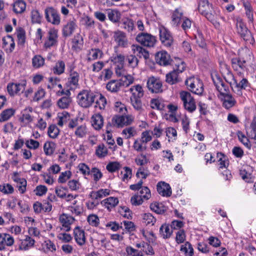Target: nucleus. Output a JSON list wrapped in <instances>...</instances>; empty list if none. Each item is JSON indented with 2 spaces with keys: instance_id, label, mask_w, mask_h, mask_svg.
I'll return each instance as SVG.
<instances>
[{
  "instance_id": "53",
  "label": "nucleus",
  "mask_w": 256,
  "mask_h": 256,
  "mask_svg": "<svg viewBox=\"0 0 256 256\" xmlns=\"http://www.w3.org/2000/svg\"><path fill=\"white\" fill-rule=\"evenodd\" d=\"M58 124L60 126H62L64 124L66 123L69 120L70 115L68 112H64L60 114L58 116Z\"/></svg>"
},
{
  "instance_id": "62",
  "label": "nucleus",
  "mask_w": 256,
  "mask_h": 256,
  "mask_svg": "<svg viewBox=\"0 0 256 256\" xmlns=\"http://www.w3.org/2000/svg\"><path fill=\"white\" fill-rule=\"evenodd\" d=\"M94 177V180L95 182L98 181L102 176V174L100 170L96 168H92L90 170V173Z\"/></svg>"
},
{
  "instance_id": "17",
  "label": "nucleus",
  "mask_w": 256,
  "mask_h": 256,
  "mask_svg": "<svg viewBox=\"0 0 256 256\" xmlns=\"http://www.w3.org/2000/svg\"><path fill=\"white\" fill-rule=\"evenodd\" d=\"M76 26V20L75 19L68 20L63 26L62 30L63 36L64 37H68L71 36L74 33Z\"/></svg>"
},
{
  "instance_id": "64",
  "label": "nucleus",
  "mask_w": 256,
  "mask_h": 256,
  "mask_svg": "<svg viewBox=\"0 0 256 256\" xmlns=\"http://www.w3.org/2000/svg\"><path fill=\"white\" fill-rule=\"evenodd\" d=\"M106 104V100L104 96L100 94L98 100H96L95 105L96 108H98L100 110H104Z\"/></svg>"
},
{
  "instance_id": "45",
  "label": "nucleus",
  "mask_w": 256,
  "mask_h": 256,
  "mask_svg": "<svg viewBox=\"0 0 256 256\" xmlns=\"http://www.w3.org/2000/svg\"><path fill=\"white\" fill-rule=\"evenodd\" d=\"M65 64L63 61H58L53 68V72L54 74H61L64 70Z\"/></svg>"
},
{
  "instance_id": "56",
  "label": "nucleus",
  "mask_w": 256,
  "mask_h": 256,
  "mask_svg": "<svg viewBox=\"0 0 256 256\" xmlns=\"http://www.w3.org/2000/svg\"><path fill=\"white\" fill-rule=\"evenodd\" d=\"M17 38L18 39V44L23 46L25 43L26 36L25 32L22 28H20L17 32Z\"/></svg>"
},
{
  "instance_id": "37",
  "label": "nucleus",
  "mask_w": 256,
  "mask_h": 256,
  "mask_svg": "<svg viewBox=\"0 0 256 256\" xmlns=\"http://www.w3.org/2000/svg\"><path fill=\"white\" fill-rule=\"evenodd\" d=\"M79 80V74L76 71L72 70L70 71V77L68 78V82L70 86H78Z\"/></svg>"
},
{
  "instance_id": "46",
  "label": "nucleus",
  "mask_w": 256,
  "mask_h": 256,
  "mask_svg": "<svg viewBox=\"0 0 256 256\" xmlns=\"http://www.w3.org/2000/svg\"><path fill=\"white\" fill-rule=\"evenodd\" d=\"M54 143L50 142H45L44 146V150L46 156H51L54 152Z\"/></svg>"
},
{
  "instance_id": "2",
  "label": "nucleus",
  "mask_w": 256,
  "mask_h": 256,
  "mask_svg": "<svg viewBox=\"0 0 256 256\" xmlns=\"http://www.w3.org/2000/svg\"><path fill=\"white\" fill-rule=\"evenodd\" d=\"M236 28L238 34L246 44L252 45L254 44V39L252 32L241 20H237Z\"/></svg>"
},
{
  "instance_id": "14",
  "label": "nucleus",
  "mask_w": 256,
  "mask_h": 256,
  "mask_svg": "<svg viewBox=\"0 0 256 256\" xmlns=\"http://www.w3.org/2000/svg\"><path fill=\"white\" fill-rule=\"evenodd\" d=\"M59 220L62 224L60 230L64 232H68L70 230V225L74 222V219L70 216L63 214L60 216Z\"/></svg>"
},
{
  "instance_id": "54",
  "label": "nucleus",
  "mask_w": 256,
  "mask_h": 256,
  "mask_svg": "<svg viewBox=\"0 0 256 256\" xmlns=\"http://www.w3.org/2000/svg\"><path fill=\"white\" fill-rule=\"evenodd\" d=\"M20 120L21 122H24L26 124H29L33 120L32 116L28 113V109H24L22 116Z\"/></svg>"
},
{
  "instance_id": "5",
  "label": "nucleus",
  "mask_w": 256,
  "mask_h": 256,
  "mask_svg": "<svg viewBox=\"0 0 256 256\" xmlns=\"http://www.w3.org/2000/svg\"><path fill=\"white\" fill-rule=\"evenodd\" d=\"M180 97L183 102L184 108L188 112H192L196 109L194 98L188 92L182 91L180 93Z\"/></svg>"
},
{
  "instance_id": "39",
  "label": "nucleus",
  "mask_w": 256,
  "mask_h": 256,
  "mask_svg": "<svg viewBox=\"0 0 256 256\" xmlns=\"http://www.w3.org/2000/svg\"><path fill=\"white\" fill-rule=\"evenodd\" d=\"M150 106L152 109L162 110L165 108L164 102L161 100L152 99L150 102Z\"/></svg>"
},
{
  "instance_id": "48",
  "label": "nucleus",
  "mask_w": 256,
  "mask_h": 256,
  "mask_svg": "<svg viewBox=\"0 0 256 256\" xmlns=\"http://www.w3.org/2000/svg\"><path fill=\"white\" fill-rule=\"evenodd\" d=\"M59 132L60 130L55 124H52L48 127V133L50 138H57Z\"/></svg>"
},
{
  "instance_id": "49",
  "label": "nucleus",
  "mask_w": 256,
  "mask_h": 256,
  "mask_svg": "<svg viewBox=\"0 0 256 256\" xmlns=\"http://www.w3.org/2000/svg\"><path fill=\"white\" fill-rule=\"evenodd\" d=\"M82 22L86 28L88 29L94 28L95 27L94 20L90 16H86L82 18Z\"/></svg>"
},
{
  "instance_id": "29",
  "label": "nucleus",
  "mask_w": 256,
  "mask_h": 256,
  "mask_svg": "<svg viewBox=\"0 0 256 256\" xmlns=\"http://www.w3.org/2000/svg\"><path fill=\"white\" fill-rule=\"evenodd\" d=\"M83 46V38L78 34H76L72 40V48L74 50H80Z\"/></svg>"
},
{
  "instance_id": "27",
  "label": "nucleus",
  "mask_w": 256,
  "mask_h": 256,
  "mask_svg": "<svg viewBox=\"0 0 256 256\" xmlns=\"http://www.w3.org/2000/svg\"><path fill=\"white\" fill-rule=\"evenodd\" d=\"M118 203V200L116 197H109L103 200L101 204L108 210L114 208Z\"/></svg>"
},
{
  "instance_id": "12",
  "label": "nucleus",
  "mask_w": 256,
  "mask_h": 256,
  "mask_svg": "<svg viewBox=\"0 0 256 256\" xmlns=\"http://www.w3.org/2000/svg\"><path fill=\"white\" fill-rule=\"evenodd\" d=\"M160 38L162 43L166 47H170L174 43L172 35L164 28H160Z\"/></svg>"
},
{
  "instance_id": "55",
  "label": "nucleus",
  "mask_w": 256,
  "mask_h": 256,
  "mask_svg": "<svg viewBox=\"0 0 256 256\" xmlns=\"http://www.w3.org/2000/svg\"><path fill=\"white\" fill-rule=\"evenodd\" d=\"M180 250L190 256H192L194 254L193 248L188 242H186L184 245L182 246Z\"/></svg>"
},
{
  "instance_id": "13",
  "label": "nucleus",
  "mask_w": 256,
  "mask_h": 256,
  "mask_svg": "<svg viewBox=\"0 0 256 256\" xmlns=\"http://www.w3.org/2000/svg\"><path fill=\"white\" fill-rule=\"evenodd\" d=\"M26 81L22 80L20 83H10L8 84L6 89L8 93L11 96H14L22 92L25 89Z\"/></svg>"
},
{
  "instance_id": "10",
  "label": "nucleus",
  "mask_w": 256,
  "mask_h": 256,
  "mask_svg": "<svg viewBox=\"0 0 256 256\" xmlns=\"http://www.w3.org/2000/svg\"><path fill=\"white\" fill-rule=\"evenodd\" d=\"M147 87L152 93H158L162 91V82L160 79L154 76L150 77L148 80Z\"/></svg>"
},
{
  "instance_id": "31",
  "label": "nucleus",
  "mask_w": 256,
  "mask_h": 256,
  "mask_svg": "<svg viewBox=\"0 0 256 256\" xmlns=\"http://www.w3.org/2000/svg\"><path fill=\"white\" fill-rule=\"evenodd\" d=\"M183 12L179 8H176L172 13V22L174 25L176 26H178L180 20H182Z\"/></svg>"
},
{
  "instance_id": "41",
  "label": "nucleus",
  "mask_w": 256,
  "mask_h": 256,
  "mask_svg": "<svg viewBox=\"0 0 256 256\" xmlns=\"http://www.w3.org/2000/svg\"><path fill=\"white\" fill-rule=\"evenodd\" d=\"M244 6L248 22L252 23L254 22L253 11L250 4L248 2H244Z\"/></svg>"
},
{
  "instance_id": "25",
  "label": "nucleus",
  "mask_w": 256,
  "mask_h": 256,
  "mask_svg": "<svg viewBox=\"0 0 256 256\" xmlns=\"http://www.w3.org/2000/svg\"><path fill=\"white\" fill-rule=\"evenodd\" d=\"M106 14L109 20L114 23L118 22L121 18L120 12L116 10L108 9Z\"/></svg>"
},
{
  "instance_id": "59",
  "label": "nucleus",
  "mask_w": 256,
  "mask_h": 256,
  "mask_svg": "<svg viewBox=\"0 0 256 256\" xmlns=\"http://www.w3.org/2000/svg\"><path fill=\"white\" fill-rule=\"evenodd\" d=\"M123 28L128 32H132L134 28V22L132 20L127 18L122 22Z\"/></svg>"
},
{
  "instance_id": "3",
  "label": "nucleus",
  "mask_w": 256,
  "mask_h": 256,
  "mask_svg": "<svg viewBox=\"0 0 256 256\" xmlns=\"http://www.w3.org/2000/svg\"><path fill=\"white\" fill-rule=\"evenodd\" d=\"M95 94L88 90H82L78 94V104L83 108H88L94 102L95 100Z\"/></svg>"
},
{
  "instance_id": "8",
  "label": "nucleus",
  "mask_w": 256,
  "mask_h": 256,
  "mask_svg": "<svg viewBox=\"0 0 256 256\" xmlns=\"http://www.w3.org/2000/svg\"><path fill=\"white\" fill-rule=\"evenodd\" d=\"M134 120L132 116H114L112 120L111 124L117 128H122L130 125Z\"/></svg>"
},
{
  "instance_id": "34",
  "label": "nucleus",
  "mask_w": 256,
  "mask_h": 256,
  "mask_svg": "<svg viewBox=\"0 0 256 256\" xmlns=\"http://www.w3.org/2000/svg\"><path fill=\"white\" fill-rule=\"evenodd\" d=\"M136 96V95L134 94H132V96H130L131 103L136 110L141 112L143 110V108L140 100L141 98L138 97L137 96Z\"/></svg>"
},
{
  "instance_id": "15",
  "label": "nucleus",
  "mask_w": 256,
  "mask_h": 256,
  "mask_svg": "<svg viewBox=\"0 0 256 256\" xmlns=\"http://www.w3.org/2000/svg\"><path fill=\"white\" fill-rule=\"evenodd\" d=\"M212 80L216 90L222 96L229 92L228 86L226 84L220 76H216L214 78H212Z\"/></svg>"
},
{
  "instance_id": "6",
  "label": "nucleus",
  "mask_w": 256,
  "mask_h": 256,
  "mask_svg": "<svg viewBox=\"0 0 256 256\" xmlns=\"http://www.w3.org/2000/svg\"><path fill=\"white\" fill-rule=\"evenodd\" d=\"M136 41L144 46L153 47L154 46L156 40L155 36L146 32H141L136 37Z\"/></svg>"
},
{
  "instance_id": "35",
  "label": "nucleus",
  "mask_w": 256,
  "mask_h": 256,
  "mask_svg": "<svg viewBox=\"0 0 256 256\" xmlns=\"http://www.w3.org/2000/svg\"><path fill=\"white\" fill-rule=\"evenodd\" d=\"M150 208L158 214H162L166 211V208L162 204L157 202L151 204Z\"/></svg>"
},
{
  "instance_id": "30",
  "label": "nucleus",
  "mask_w": 256,
  "mask_h": 256,
  "mask_svg": "<svg viewBox=\"0 0 256 256\" xmlns=\"http://www.w3.org/2000/svg\"><path fill=\"white\" fill-rule=\"evenodd\" d=\"M122 86V84H121L120 80H112L106 86L107 90L112 92H118Z\"/></svg>"
},
{
  "instance_id": "1",
  "label": "nucleus",
  "mask_w": 256,
  "mask_h": 256,
  "mask_svg": "<svg viewBox=\"0 0 256 256\" xmlns=\"http://www.w3.org/2000/svg\"><path fill=\"white\" fill-rule=\"evenodd\" d=\"M231 64L233 70L240 76L245 72L252 73L254 70V56L246 47L239 50L238 56L231 59Z\"/></svg>"
},
{
  "instance_id": "58",
  "label": "nucleus",
  "mask_w": 256,
  "mask_h": 256,
  "mask_svg": "<svg viewBox=\"0 0 256 256\" xmlns=\"http://www.w3.org/2000/svg\"><path fill=\"white\" fill-rule=\"evenodd\" d=\"M72 176V172L70 170H66L64 172H62L60 174L58 178V182L60 184H63L66 182L69 178H70Z\"/></svg>"
},
{
  "instance_id": "38",
  "label": "nucleus",
  "mask_w": 256,
  "mask_h": 256,
  "mask_svg": "<svg viewBox=\"0 0 256 256\" xmlns=\"http://www.w3.org/2000/svg\"><path fill=\"white\" fill-rule=\"evenodd\" d=\"M71 99L69 96H64L60 98L57 102L58 106L62 109L67 108L70 103Z\"/></svg>"
},
{
  "instance_id": "44",
  "label": "nucleus",
  "mask_w": 256,
  "mask_h": 256,
  "mask_svg": "<svg viewBox=\"0 0 256 256\" xmlns=\"http://www.w3.org/2000/svg\"><path fill=\"white\" fill-rule=\"evenodd\" d=\"M44 59L40 55L35 56L32 59V66L35 68H39L44 66Z\"/></svg>"
},
{
  "instance_id": "32",
  "label": "nucleus",
  "mask_w": 256,
  "mask_h": 256,
  "mask_svg": "<svg viewBox=\"0 0 256 256\" xmlns=\"http://www.w3.org/2000/svg\"><path fill=\"white\" fill-rule=\"evenodd\" d=\"M16 110L12 108H7L4 110L0 114V122H4L8 120L14 114Z\"/></svg>"
},
{
  "instance_id": "60",
  "label": "nucleus",
  "mask_w": 256,
  "mask_h": 256,
  "mask_svg": "<svg viewBox=\"0 0 256 256\" xmlns=\"http://www.w3.org/2000/svg\"><path fill=\"white\" fill-rule=\"evenodd\" d=\"M134 162L137 165L142 166L148 163V160L146 155L141 154L140 156H138L135 158Z\"/></svg>"
},
{
  "instance_id": "24",
  "label": "nucleus",
  "mask_w": 256,
  "mask_h": 256,
  "mask_svg": "<svg viewBox=\"0 0 256 256\" xmlns=\"http://www.w3.org/2000/svg\"><path fill=\"white\" fill-rule=\"evenodd\" d=\"M92 124L96 130H100L104 125V119L101 114H96L92 117Z\"/></svg>"
},
{
  "instance_id": "51",
  "label": "nucleus",
  "mask_w": 256,
  "mask_h": 256,
  "mask_svg": "<svg viewBox=\"0 0 256 256\" xmlns=\"http://www.w3.org/2000/svg\"><path fill=\"white\" fill-rule=\"evenodd\" d=\"M87 133V128L85 125L78 126L75 130V134L77 137L82 138L84 137Z\"/></svg>"
},
{
  "instance_id": "7",
  "label": "nucleus",
  "mask_w": 256,
  "mask_h": 256,
  "mask_svg": "<svg viewBox=\"0 0 256 256\" xmlns=\"http://www.w3.org/2000/svg\"><path fill=\"white\" fill-rule=\"evenodd\" d=\"M185 70V64L182 62L180 65H178L176 69L167 74L166 75V82L171 84H173L178 82L180 80L178 78L179 74L184 72Z\"/></svg>"
},
{
  "instance_id": "28",
  "label": "nucleus",
  "mask_w": 256,
  "mask_h": 256,
  "mask_svg": "<svg viewBox=\"0 0 256 256\" xmlns=\"http://www.w3.org/2000/svg\"><path fill=\"white\" fill-rule=\"evenodd\" d=\"M134 52L139 58L143 56L145 59L149 58V53L142 47L138 45H132V46Z\"/></svg>"
},
{
  "instance_id": "43",
  "label": "nucleus",
  "mask_w": 256,
  "mask_h": 256,
  "mask_svg": "<svg viewBox=\"0 0 256 256\" xmlns=\"http://www.w3.org/2000/svg\"><path fill=\"white\" fill-rule=\"evenodd\" d=\"M142 220L146 225L154 226L156 221V218L150 213L144 214L142 215Z\"/></svg>"
},
{
  "instance_id": "16",
  "label": "nucleus",
  "mask_w": 256,
  "mask_h": 256,
  "mask_svg": "<svg viewBox=\"0 0 256 256\" xmlns=\"http://www.w3.org/2000/svg\"><path fill=\"white\" fill-rule=\"evenodd\" d=\"M155 60L160 65L166 66L170 64L172 62L170 54L166 52H160L155 56Z\"/></svg>"
},
{
  "instance_id": "18",
  "label": "nucleus",
  "mask_w": 256,
  "mask_h": 256,
  "mask_svg": "<svg viewBox=\"0 0 256 256\" xmlns=\"http://www.w3.org/2000/svg\"><path fill=\"white\" fill-rule=\"evenodd\" d=\"M114 38L115 42L120 47L126 48L128 45V41L124 32L118 30L114 32Z\"/></svg>"
},
{
  "instance_id": "40",
  "label": "nucleus",
  "mask_w": 256,
  "mask_h": 256,
  "mask_svg": "<svg viewBox=\"0 0 256 256\" xmlns=\"http://www.w3.org/2000/svg\"><path fill=\"white\" fill-rule=\"evenodd\" d=\"M111 60L116 66H120V68L124 67V56L122 54H117L116 56H113L111 58Z\"/></svg>"
},
{
  "instance_id": "9",
  "label": "nucleus",
  "mask_w": 256,
  "mask_h": 256,
  "mask_svg": "<svg viewBox=\"0 0 256 256\" xmlns=\"http://www.w3.org/2000/svg\"><path fill=\"white\" fill-rule=\"evenodd\" d=\"M198 10L199 12L204 16L210 22L214 20V16L212 13V8L208 1L198 2Z\"/></svg>"
},
{
  "instance_id": "47",
  "label": "nucleus",
  "mask_w": 256,
  "mask_h": 256,
  "mask_svg": "<svg viewBox=\"0 0 256 256\" xmlns=\"http://www.w3.org/2000/svg\"><path fill=\"white\" fill-rule=\"evenodd\" d=\"M96 154L99 158H104L108 154V149L103 144H99L96 151Z\"/></svg>"
},
{
  "instance_id": "52",
  "label": "nucleus",
  "mask_w": 256,
  "mask_h": 256,
  "mask_svg": "<svg viewBox=\"0 0 256 256\" xmlns=\"http://www.w3.org/2000/svg\"><path fill=\"white\" fill-rule=\"evenodd\" d=\"M121 168L120 164L118 162H109L106 166V170L110 172H114Z\"/></svg>"
},
{
  "instance_id": "57",
  "label": "nucleus",
  "mask_w": 256,
  "mask_h": 256,
  "mask_svg": "<svg viewBox=\"0 0 256 256\" xmlns=\"http://www.w3.org/2000/svg\"><path fill=\"white\" fill-rule=\"evenodd\" d=\"M139 196L144 200H148L151 197L150 191L147 186H144L140 190Z\"/></svg>"
},
{
  "instance_id": "61",
  "label": "nucleus",
  "mask_w": 256,
  "mask_h": 256,
  "mask_svg": "<svg viewBox=\"0 0 256 256\" xmlns=\"http://www.w3.org/2000/svg\"><path fill=\"white\" fill-rule=\"evenodd\" d=\"M126 60L128 62V66L134 68H136L138 63V60L136 56L130 55L127 56Z\"/></svg>"
},
{
  "instance_id": "63",
  "label": "nucleus",
  "mask_w": 256,
  "mask_h": 256,
  "mask_svg": "<svg viewBox=\"0 0 256 256\" xmlns=\"http://www.w3.org/2000/svg\"><path fill=\"white\" fill-rule=\"evenodd\" d=\"M122 86L127 87L133 82V78L130 75H124L120 80Z\"/></svg>"
},
{
  "instance_id": "26",
  "label": "nucleus",
  "mask_w": 256,
  "mask_h": 256,
  "mask_svg": "<svg viewBox=\"0 0 256 256\" xmlns=\"http://www.w3.org/2000/svg\"><path fill=\"white\" fill-rule=\"evenodd\" d=\"M110 192V190L108 189H100L96 192L92 191L89 196L92 199L98 200L109 195Z\"/></svg>"
},
{
  "instance_id": "42",
  "label": "nucleus",
  "mask_w": 256,
  "mask_h": 256,
  "mask_svg": "<svg viewBox=\"0 0 256 256\" xmlns=\"http://www.w3.org/2000/svg\"><path fill=\"white\" fill-rule=\"evenodd\" d=\"M237 136L240 142L248 150L251 148L252 144L246 136L241 132L238 131L237 132Z\"/></svg>"
},
{
  "instance_id": "20",
  "label": "nucleus",
  "mask_w": 256,
  "mask_h": 256,
  "mask_svg": "<svg viewBox=\"0 0 256 256\" xmlns=\"http://www.w3.org/2000/svg\"><path fill=\"white\" fill-rule=\"evenodd\" d=\"M156 188L158 194L163 196L169 197L172 194L171 188L169 184L165 182H158Z\"/></svg>"
},
{
  "instance_id": "4",
  "label": "nucleus",
  "mask_w": 256,
  "mask_h": 256,
  "mask_svg": "<svg viewBox=\"0 0 256 256\" xmlns=\"http://www.w3.org/2000/svg\"><path fill=\"white\" fill-rule=\"evenodd\" d=\"M185 84L188 87L190 90L192 92L200 95L204 92L203 84L199 78H188Z\"/></svg>"
},
{
  "instance_id": "36",
  "label": "nucleus",
  "mask_w": 256,
  "mask_h": 256,
  "mask_svg": "<svg viewBox=\"0 0 256 256\" xmlns=\"http://www.w3.org/2000/svg\"><path fill=\"white\" fill-rule=\"evenodd\" d=\"M160 233L164 238L166 239L170 238L172 233V230L168 225L162 224L160 228Z\"/></svg>"
},
{
  "instance_id": "23",
  "label": "nucleus",
  "mask_w": 256,
  "mask_h": 256,
  "mask_svg": "<svg viewBox=\"0 0 256 256\" xmlns=\"http://www.w3.org/2000/svg\"><path fill=\"white\" fill-rule=\"evenodd\" d=\"M35 243L34 240L28 236H26L24 240H20L18 248L20 250H28L34 246Z\"/></svg>"
},
{
  "instance_id": "22",
  "label": "nucleus",
  "mask_w": 256,
  "mask_h": 256,
  "mask_svg": "<svg viewBox=\"0 0 256 256\" xmlns=\"http://www.w3.org/2000/svg\"><path fill=\"white\" fill-rule=\"evenodd\" d=\"M222 106L226 108L229 109L236 104V101L235 99L229 92H227L222 95Z\"/></svg>"
},
{
  "instance_id": "21",
  "label": "nucleus",
  "mask_w": 256,
  "mask_h": 256,
  "mask_svg": "<svg viewBox=\"0 0 256 256\" xmlns=\"http://www.w3.org/2000/svg\"><path fill=\"white\" fill-rule=\"evenodd\" d=\"M84 234V231L78 226L75 228L74 230V239L80 246H82L86 244V238Z\"/></svg>"
},
{
  "instance_id": "50",
  "label": "nucleus",
  "mask_w": 256,
  "mask_h": 256,
  "mask_svg": "<svg viewBox=\"0 0 256 256\" xmlns=\"http://www.w3.org/2000/svg\"><path fill=\"white\" fill-rule=\"evenodd\" d=\"M130 90L132 92V94H135L136 96L142 98L144 96V92L142 86L140 84L132 86Z\"/></svg>"
},
{
  "instance_id": "19",
  "label": "nucleus",
  "mask_w": 256,
  "mask_h": 256,
  "mask_svg": "<svg viewBox=\"0 0 256 256\" xmlns=\"http://www.w3.org/2000/svg\"><path fill=\"white\" fill-rule=\"evenodd\" d=\"M48 39L45 42L44 46L46 48L54 46L57 44L58 30H50L48 33Z\"/></svg>"
},
{
  "instance_id": "33",
  "label": "nucleus",
  "mask_w": 256,
  "mask_h": 256,
  "mask_svg": "<svg viewBox=\"0 0 256 256\" xmlns=\"http://www.w3.org/2000/svg\"><path fill=\"white\" fill-rule=\"evenodd\" d=\"M26 3L22 0H18L13 4V10L16 14H22L25 10Z\"/></svg>"
},
{
  "instance_id": "11",
  "label": "nucleus",
  "mask_w": 256,
  "mask_h": 256,
  "mask_svg": "<svg viewBox=\"0 0 256 256\" xmlns=\"http://www.w3.org/2000/svg\"><path fill=\"white\" fill-rule=\"evenodd\" d=\"M46 18V20L55 25H58L60 22L59 14L56 10L50 7L45 10Z\"/></svg>"
}]
</instances>
